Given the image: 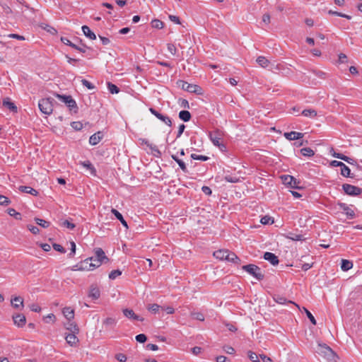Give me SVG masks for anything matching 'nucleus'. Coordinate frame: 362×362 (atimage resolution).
<instances>
[{"instance_id": "1", "label": "nucleus", "mask_w": 362, "mask_h": 362, "mask_svg": "<svg viewBox=\"0 0 362 362\" xmlns=\"http://www.w3.org/2000/svg\"><path fill=\"white\" fill-rule=\"evenodd\" d=\"M105 260L108 261V258L105 255V252L103 250V249L98 247L95 248L94 250V256L88 258L85 260L84 263L86 264H88V261H90L89 267L88 268L86 266L85 267H81L78 269H76L75 270H83L85 269H87L88 270H93L95 268L99 267Z\"/></svg>"}, {"instance_id": "2", "label": "nucleus", "mask_w": 362, "mask_h": 362, "mask_svg": "<svg viewBox=\"0 0 362 362\" xmlns=\"http://www.w3.org/2000/svg\"><path fill=\"white\" fill-rule=\"evenodd\" d=\"M223 132L219 129H216L213 132H209V137L212 144L215 146L218 147V148L221 151H226V146L224 144H223L221 140L223 137Z\"/></svg>"}, {"instance_id": "3", "label": "nucleus", "mask_w": 362, "mask_h": 362, "mask_svg": "<svg viewBox=\"0 0 362 362\" xmlns=\"http://www.w3.org/2000/svg\"><path fill=\"white\" fill-rule=\"evenodd\" d=\"M242 269L258 281L262 280L264 277V275L262 272L261 269L255 264H250L244 265L243 266Z\"/></svg>"}, {"instance_id": "4", "label": "nucleus", "mask_w": 362, "mask_h": 362, "mask_svg": "<svg viewBox=\"0 0 362 362\" xmlns=\"http://www.w3.org/2000/svg\"><path fill=\"white\" fill-rule=\"evenodd\" d=\"M54 99L51 98H42L39 101L38 107L40 110L45 115H50L53 112Z\"/></svg>"}, {"instance_id": "5", "label": "nucleus", "mask_w": 362, "mask_h": 362, "mask_svg": "<svg viewBox=\"0 0 362 362\" xmlns=\"http://www.w3.org/2000/svg\"><path fill=\"white\" fill-rule=\"evenodd\" d=\"M56 97L68 106L70 112L74 113H76L78 112V108L77 104L71 95L56 94Z\"/></svg>"}, {"instance_id": "6", "label": "nucleus", "mask_w": 362, "mask_h": 362, "mask_svg": "<svg viewBox=\"0 0 362 362\" xmlns=\"http://www.w3.org/2000/svg\"><path fill=\"white\" fill-rule=\"evenodd\" d=\"M177 83L182 89L189 93L202 94V88L198 85L191 84L182 80H179Z\"/></svg>"}, {"instance_id": "7", "label": "nucleus", "mask_w": 362, "mask_h": 362, "mask_svg": "<svg viewBox=\"0 0 362 362\" xmlns=\"http://www.w3.org/2000/svg\"><path fill=\"white\" fill-rule=\"evenodd\" d=\"M342 189L344 193L349 196H358L362 193L361 188L350 184H343Z\"/></svg>"}, {"instance_id": "8", "label": "nucleus", "mask_w": 362, "mask_h": 362, "mask_svg": "<svg viewBox=\"0 0 362 362\" xmlns=\"http://www.w3.org/2000/svg\"><path fill=\"white\" fill-rule=\"evenodd\" d=\"M282 182L284 185L286 186L291 187L292 189H299L298 184L300 183L296 178L289 175H282L281 177Z\"/></svg>"}, {"instance_id": "9", "label": "nucleus", "mask_w": 362, "mask_h": 362, "mask_svg": "<svg viewBox=\"0 0 362 362\" xmlns=\"http://www.w3.org/2000/svg\"><path fill=\"white\" fill-rule=\"evenodd\" d=\"M149 111L151 112V113L152 115H153L155 117H156L158 119L162 121L163 123H165L168 126H169V127L172 126V121L169 117L158 112L156 110H155L153 107H151L149 109Z\"/></svg>"}, {"instance_id": "10", "label": "nucleus", "mask_w": 362, "mask_h": 362, "mask_svg": "<svg viewBox=\"0 0 362 362\" xmlns=\"http://www.w3.org/2000/svg\"><path fill=\"white\" fill-rule=\"evenodd\" d=\"M61 41L66 45L70 46L72 48L81 52H86V46L85 45H81V46L77 45L75 43H73L70 40L66 37H62Z\"/></svg>"}, {"instance_id": "11", "label": "nucleus", "mask_w": 362, "mask_h": 362, "mask_svg": "<svg viewBox=\"0 0 362 362\" xmlns=\"http://www.w3.org/2000/svg\"><path fill=\"white\" fill-rule=\"evenodd\" d=\"M13 323L18 327H23L26 323L25 316L23 314H16L13 317Z\"/></svg>"}, {"instance_id": "12", "label": "nucleus", "mask_w": 362, "mask_h": 362, "mask_svg": "<svg viewBox=\"0 0 362 362\" xmlns=\"http://www.w3.org/2000/svg\"><path fill=\"white\" fill-rule=\"evenodd\" d=\"M303 136L304 134L303 133L293 131L290 132H285L284 134V136L289 141L298 140L302 139Z\"/></svg>"}, {"instance_id": "13", "label": "nucleus", "mask_w": 362, "mask_h": 362, "mask_svg": "<svg viewBox=\"0 0 362 362\" xmlns=\"http://www.w3.org/2000/svg\"><path fill=\"white\" fill-rule=\"evenodd\" d=\"M123 314L126 317H127L129 319H132L134 320H138V321H141V322L144 321V318L137 315L136 314H135V313L134 312L133 310L127 309V308L124 309Z\"/></svg>"}, {"instance_id": "14", "label": "nucleus", "mask_w": 362, "mask_h": 362, "mask_svg": "<svg viewBox=\"0 0 362 362\" xmlns=\"http://www.w3.org/2000/svg\"><path fill=\"white\" fill-rule=\"evenodd\" d=\"M339 206L349 218L352 219L355 217L354 211L352 210L346 204L339 203Z\"/></svg>"}, {"instance_id": "15", "label": "nucleus", "mask_w": 362, "mask_h": 362, "mask_svg": "<svg viewBox=\"0 0 362 362\" xmlns=\"http://www.w3.org/2000/svg\"><path fill=\"white\" fill-rule=\"evenodd\" d=\"M264 259L269 262L272 265L275 266L279 264V259L278 257L270 252H266L264 254Z\"/></svg>"}, {"instance_id": "16", "label": "nucleus", "mask_w": 362, "mask_h": 362, "mask_svg": "<svg viewBox=\"0 0 362 362\" xmlns=\"http://www.w3.org/2000/svg\"><path fill=\"white\" fill-rule=\"evenodd\" d=\"M103 137V132H98L90 136L89 144L92 146H95L102 140Z\"/></svg>"}, {"instance_id": "17", "label": "nucleus", "mask_w": 362, "mask_h": 362, "mask_svg": "<svg viewBox=\"0 0 362 362\" xmlns=\"http://www.w3.org/2000/svg\"><path fill=\"white\" fill-rule=\"evenodd\" d=\"M11 305L16 309L22 310L24 307L23 299L20 296H16L11 298Z\"/></svg>"}, {"instance_id": "18", "label": "nucleus", "mask_w": 362, "mask_h": 362, "mask_svg": "<svg viewBox=\"0 0 362 362\" xmlns=\"http://www.w3.org/2000/svg\"><path fill=\"white\" fill-rule=\"evenodd\" d=\"M100 296V291L96 286H91L88 293V297L93 300H97Z\"/></svg>"}, {"instance_id": "19", "label": "nucleus", "mask_w": 362, "mask_h": 362, "mask_svg": "<svg viewBox=\"0 0 362 362\" xmlns=\"http://www.w3.org/2000/svg\"><path fill=\"white\" fill-rule=\"evenodd\" d=\"M226 261L236 264H239L240 262V258L234 252L229 250L227 251V257Z\"/></svg>"}, {"instance_id": "20", "label": "nucleus", "mask_w": 362, "mask_h": 362, "mask_svg": "<svg viewBox=\"0 0 362 362\" xmlns=\"http://www.w3.org/2000/svg\"><path fill=\"white\" fill-rule=\"evenodd\" d=\"M18 189L21 192L30 194H32L33 196H35V197L37 196L38 194H39L38 192L36 189H33V188H32L31 187H29V186H23L22 185V186H20L18 187Z\"/></svg>"}, {"instance_id": "21", "label": "nucleus", "mask_w": 362, "mask_h": 362, "mask_svg": "<svg viewBox=\"0 0 362 362\" xmlns=\"http://www.w3.org/2000/svg\"><path fill=\"white\" fill-rule=\"evenodd\" d=\"M63 315L69 320L71 321L74 318V310L70 307H66L62 310Z\"/></svg>"}, {"instance_id": "22", "label": "nucleus", "mask_w": 362, "mask_h": 362, "mask_svg": "<svg viewBox=\"0 0 362 362\" xmlns=\"http://www.w3.org/2000/svg\"><path fill=\"white\" fill-rule=\"evenodd\" d=\"M111 212L112 214H114L115 216L117 219H118L121 222V223L122 224V226L124 227H125L126 228H128L127 222L124 219L123 216L122 215L121 213H119L115 209H112Z\"/></svg>"}, {"instance_id": "23", "label": "nucleus", "mask_w": 362, "mask_h": 362, "mask_svg": "<svg viewBox=\"0 0 362 362\" xmlns=\"http://www.w3.org/2000/svg\"><path fill=\"white\" fill-rule=\"evenodd\" d=\"M81 29H82V31L85 36H86L87 37H88L90 40L96 39L95 34L93 31H91V30L89 28L88 26L83 25Z\"/></svg>"}, {"instance_id": "24", "label": "nucleus", "mask_w": 362, "mask_h": 362, "mask_svg": "<svg viewBox=\"0 0 362 362\" xmlns=\"http://www.w3.org/2000/svg\"><path fill=\"white\" fill-rule=\"evenodd\" d=\"M65 339H66V342L69 344H70L71 346H75L78 342V339L77 338V337L74 334H72V333L68 334L66 336Z\"/></svg>"}, {"instance_id": "25", "label": "nucleus", "mask_w": 362, "mask_h": 362, "mask_svg": "<svg viewBox=\"0 0 362 362\" xmlns=\"http://www.w3.org/2000/svg\"><path fill=\"white\" fill-rule=\"evenodd\" d=\"M228 250H218L214 252V256L220 260H226Z\"/></svg>"}, {"instance_id": "26", "label": "nucleus", "mask_w": 362, "mask_h": 362, "mask_svg": "<svg viewBox=\"0 0 362 362\" xmlns=\"http://www.w3.org/2000/svg\"><path fill=\"white\" fill-rule=\"evenodd\" d=\"M273 298H274V301L279 304L284 305L287 303L295 304L291 300H287V299L284 296H281V295H274Z\"/></svg>"}, {"instance_id": "27", "label": "nucleus", "mask_w": 362, "mask_h": 362, "mask_svg": "<svg viewBox=\"0 0 362 362\" xmlns=\"http://www.w3.org/2000/svg\"><path fill=\"white\" fill-rule=\"evenodd\" d=\"M179 117L184 122H188L191 119V114L187 110H181L179 112Z\"/></svg>"}, {"instance_id": "28", "label": "nucleus", "mask_w": 362, "mask_h": 362, "mask_svg": "<svg viewBox=\"0 0 362 362\" xmlns=\"http://www.w3.org/2000/svg\"><path fill=\"white\" fill-rule=\"evenodd\" d=\"M304 117L315 118L317 116V112L314 109H305L301 113Z\"/></svg>"}, {"instance_id": "29", "label": "nucleus", "mask_w": 362, "mask_h": 362, "mask_svg": "<svg viewBox=\"0 0 362 362\" xmlns=\"http://www.w3.org/2000/svg\"><path fill=\"white\" fill-rule=\"evenodd\" d=\"M352 267H353L352 262L347 260V259L341 260V268L343 271H348L350 269H351Z\"/></svg>"}, {"instance_id": "30", "label": "nucleus", "mask_w": 362, "mask_h": 362, "mask_svg": "<svg viewBox=\"0 0 362 362\" xmlns=\"http://www.w3.org/2000/svg\"><path fill=\"white\" fill-rule=\"evenodd\" d=\"M257 64L263 67V68H265L267 66H268L269 64V62L268 59H267L264 57L263 56H259L257 57Z\"/></svg>"}, {"instance_id": "31", "label": "nucleus", "mask_w": 362, "mask_h": 362, "mask_svg": "<svg viewBox=\"0 0 362 362\" xmlns=\"http://www.w3.org/2000/svg\"><path fill=\"white\" fill-rule=\"evenodd\" d=\"M300 153L303 156H307V157H311V156H314V154H315L314 151L309 147H305V148H301Z\"/></svg>"}, {"instance_id": "32", "label": "nucleus", "mask_w": 362, "mask_h": 362, "mask_svg": "<svg viewBox=\"0 0 362 362\" xmlns=\"http://www.w3.org/2000/svg\"><path fill=\"white\" fill-rule=\"evenodd\" d=\"M80 165H81L83 167H84V168L91 170V173L93 174H95V168L93 167V165H92V163L89 160H86V161L80 162Z\"/></svg>"}, {"instance_id": "33", "label": "nucleus", "mask_w": 362, "mask_h": 362, "mask_svg": "<svg viewBox=\"0 0 362 362\" xmlns=\"http://www.w3.org/2000/svg\"><path fill=\"white\" fill-rule=\"evenodd\" d=\"M7 213L11 216L14 217L16 220H21L22 216L21 214L17 212L14 209L10 208L8 209Z\"/></svg>"}, {"instance_id": "34", "label": "nucleus", "mask_w": 362, "mask_h": 362, "mask_svg": "<svg viewBox=\"0 0 362 362\" xmlns=\"http://www.w3.org/2000/svg\"><path fill=\"white\" fill-rule=\"evenodd\" d=\"M147 309L151 313L156 314L160 309H161V306L156 303L150 304L147 306Z\"/></svg>"}, {"instance_id": "35", "label": "nucleus", "mask_w": 362, "mask_h": 362, "mask_svg": "<svg viewBox=\"0 0 362 362\" xmlns=\"http://www.w3.org/2000/svg\"><path fill=\"white\" fill-rule=\"evenodd\" d=\"M107 88L108 90L112 94L118 93L119 92V88L116 85L110 82L107 83Z\"/></svg>"}, {"instance_id": "36", "label": "nucleus", "mask_w": 362, "mask_h": 362, "mask_svg": "<svg viewBox=\"0 0 362 362\" xmlns=\"http://www.w3.org/2000/svg\"><path fill=\"white\" fill-rule=\"evenodd\" d=\"M191 317L199 321H204V315L200 313V312H192L191 313Z\"/></svg>"}, {"instance_id": "37", "label": "nucleus", "mask_w": 362, "mask_h": 362, "mask_svg": "<svg viewBox=\"0 0 362 362\" xmlns=\"http://www.w3.org/2000/svg\"><path fill=\"white\" fill-rule=\"evenodd\" d=\"M142 144H145L147 146H148L152 151H156L158 153H160V152L158 150L157 147L149 143V141L145 139H140Z\"/></svg>"}, {"instance_id": "38", "label": "nucleus", "mask_w": 362, "mask_h": 362, "mask_svg": "<svg viewBox=\"0 0 362 362\" xmlns=\"http://www.w3.org/2000/svg\"><path fill=\"white\" fill-rule=\"evenodd\" d=\"M351 170L346 166L345 164L341 168V174L344 177H350Z\"/></svg>"}, {"instance_id": "39", "label": "nucleus", "mask_w": 362, "mask_h": 362, "mask_svg": "<svg viewBox=\"0 0 362 362\" xmlns=\"http://www.w3.org/2000/svg\"><path fill=\"white\" fill-rule=\"evenodd\" d=\"M191 158L193 160H202V161H206V160H208L209 159V158L208 156H206L197 155V154H195V153L191 154Z\"/></svg>"}, {"instance_id": "40", "label": "nucleus", "mask_w": 362, "mask_h": 362, "mask_svg": "<svg viewBox=\"0 0 362 362\" xmlns=\"http://www.w3.org/2000/svg\"><path fill=\"white\" fill-rule=\"evenodd\" d=\"M115 324H116L115 319L112 318V317H107L103 322L104 325H105L107 327H110L115 326Z\"/></svg>"}, {"instance_id": "41", "label": "nucleus", "mask_w": 362, "mask_h": 362, "mask_svg": "<svg viewBox=\"0 0 362 362\" xmlns=\"http://www.w3.org/2000/svg\"><path fill=\"white\" fill-rule=\"evenodd\" d=\"M260 223L264 225L272 224L274 223V220L269 216H264L261 218Z\"/></svg>"}, {"instance_id": "42", "label": "nucleus", "mask_w": 362, "mask_h": 362, "mask_svg": "<svg viewBox=\"0 0 362 362\" xmlns=\"http://www.w3.org/2000/svg\"><path fill=\"white\" fill-rule=\"evenodd\" d=\"M11 204V200L6 196L0 194V205L8 206Z\"/></svg>"}, {"instance_id": "43", "label": "nucleus", "mask_w": 362, "mask_h": 362, "mask_svg": "<svg viewBox=\"0 0 362 362\" xmlns=\"http://www.w3.org/2000/svg\"><path fill=\"white\" fill-rule=\"evenodd\" d=\"M36 223L43 228H47L49 227V223L45 220H43V219H41V218H36L35 219Z\"/></svg>"}, {"instance_id": "44", "label": "nucleus", "mask_w": 362, "mask_h": 362, "mask_svg": "<svg viewBox=\"0 0 362 362\" xmlns=\"http://www.w3.org/2000/svg\"><path fill=\"white\" fill-rule=\"evenodd\" d=\"M4 105L7 107L10 110L13 112L17 111V107L14 105L13 103L11 101H4Z\"/></svg>"}, {"instance_id": "45", "label": "nucleus", "mask_w": 362, "mask_h": 362, "mask_svg": "<svg viewBox=\"0 0 362 362\" xmlns=\"http://www.w3.org/2000/svg\"><path fill=\"white\" fill-rule=\"evenodd\" d=\"M247 356L252 362H260L257 355L255 352L249 351L247 353Z\"/></svg>"}, {"instance_id": "46", "label": "nucleus", "mask_w": 362, "mask_h": 362, "mask_svg": "<svg viewBox=\"0 0 362 362\" xmlns=\"http://www.w3.org/2000/svg\"><path fill=\"white\" fill-rule=\"evenodd\" d=\"M224 180L230 183H236L239 181V178L235 176L226 175L224 177Z\"/></svg>"}, {"instance_id": "47", "label": "nucleus", "mask_w": 362, "mask_h": 362, "mask_svg": "<svg viewBox=\"0 0 362 362\" xmlns=\"http://www.w3.org/2000/svg\"><path fill=\"white\" fill-rule=\"evenodd\" d=\"M303 310H304L307 317L309 318L310 321L311 322V323L313 325H315L317 322H316V320H315L314 316L312 315V313L305 308H303Z\"/></svg>"}, {"instance_id": "48", "label": "nucleus", "mask_w": 362, "mask_h": 362, "mask_svg": "<svg viewBox=\"0 0 362 362\" xmlns=\"http://www.w3.org/2000/svg\"><path fill=\"white\" fill-rule=\"evenodd\" d=\"M122 272L120 270H112L109 274V278L110 279H115L117 276H120Z\"/></svg>"}, {"instance_id": "49", "label": "nucleus", "mask_w": 362, "mask_h": 362, "mask_svg": "<svg viewBox=\"0 0 362 362\" xmlns=\"http://www.w3.org/2000/svg\"><path fill=\"white\" fill-rule=\"evenodd\" d=\"M151 24H152V27L158 28V29H161L163 28V23L160 20H153L151 22Z\"/></svg>"}, {"instance_id": "50", "label": "nucleus", "mask_w": 362, "mask_h": 362, "mask_svg": "<svg viewBox=\"0 0 362 362\" xmlns=\"http://www.w3.org/2000/svg\"><path fill=\"white\" fill-rule=\"evenodd\" d=\"M81 83L83 84V86H84L89 90H93L95 88V86L93 85V83H91L90 81H87L86 79H82Z\"/></svg>"}, {"instance_id": "51", "label": "nucleus", "mask_w": 362, "mask_h": 362, "mask_svg": "<svg viewBox=\"0 0 362 362\" xmlns=\"http://www.w3.org/2000/svg\"><path fill=\"white\" fill-rule=\"evenodd\" d=\"M167 48H168V50L173 54V55H175L176 53H177V48L175 46V45L172 44V43H168L167 45Z\"/></svg>"}, {"instance_id": "52", "label": "nucleus", "mask_w": 362, "mask_h": 362, "mask_svg": "<svg viewBox=\"0 0 362 362\" xmlns=\"http://www.w3.org/2000/svg\"><path fill=\"white\" fill-rule=\"evenodd\" d=\"M62 226L66 227L70 230H73L76 227L75 224L71 223L69 220L64 221L62 223Z\"/></svg>"}, {"instance_id": "53", "label": "nucleus", "mask_w": 362, "mask_h": 362, "mask_svg": "<svg viewBox=\"0 0 362 362\" xmlns=\"http://www.w3.org/2000/svg\"><path fill=\"white\" fill-rule=\"evenodd\" d=\"M147 337L144 334H139L136 336V340L139 343H144L146 341Z\"/></svg>"}, {"instance_id": "54", "label": "nucleus", "mask_w": 362, "mask_h": 362, "mask_svg": "<svg viewBox=\"0 0 362 362\" xmlns=\"http://www.w3.org/2000/svg\"><path fill=\"white\" fill-rule=\"evenodd\" d=\"M177 163L179 165L180 168L184 173L188 172L186 164L183 160L180 159L179 160H177Z\"/></svg>"}, {"instance_id": "55", "label": "nucleus", "mask_w": 362, "mask_h": 362, "mask_svg": "<svg viewBox=\"0 0 362 362\" xmlns=\"http://www.w3.org/2000/svg\"><path fill=\"white\" fill-rule=\"evenodd\" d=\"M53 248L61 253H65V249L59 244L54 243L53 244Z\"/></svg>"}, {"instance_id": "56", "label": "nucleus", "mask_w": 362, "mask_h": 362, "mask_svg": "<svg viewBox=\"0 0 362 362\" xmlns=\"http://www.w3.org/2000/svg\"><path fill=\"white\" fill-rule=\"evenodd\" d=\"M71 125L76 130H81L83 127V124L80 122H73Z\"/></svg>"}, {"instance_id": "57", "label": "nucleus", "mask_w": 362, "mask_h": 362, "mask_svg": "<svg viewBox=\"0 0 362 362\" xmlns=\"http://www.w3.org/2000/svg\"><path fill=\"white\" fill-rule=\"evenodd\" d=\"M76 253V244L74 242H71V252L68 255L69 257H73Z\"/></svg>"}, {"instance_id": "58", "label": "nucleus", "mask_w": 362, "mask_h": 362, "mask_svg": "<svg viewBox=\"0 0 362 362\" xmlns=\"http://www.w3.org/2000/svg\"><path fill=\"white\" fill-rule=\"evenodd\" d=\"M28 228L33 234H37L40 232L39 228L37 226L33 225H28Z\"/></svg>"}, {"instance_id": "59", "label": "nucleus", "mask_w": 362, "mask_h": 362, "mask_svg": "<svg viewBox=\"0 0 362 362\" xmlns=\"http://www.w3.org/2000/svg\"><path fill=\"white\" fill-rule=\"evenodd\" d=\"M161 310H165L168 314H173L175 313V309L170 306L161 307Z\"/></svg>"}, {"instance_id": "60", "label": "nucleus", "mask_w": 362, "mask_h": 362, "mask_svg": "<svg viewBox=\"0 0 362 362\" xmlns=\"http://www.w3.org/2000/svg\"><path fill=\"white\" fill-rule=\"evenodd\" d=\"M270 19H271V17L269 13H265L262 16V21H263V23H264L267 25L269 24Z\"/></svg>"}, {"instance_id": "61", "label": "nucleus", "mask_w": 362, "mask_h": 362, "mask_svg": "<svg viewBox=\"0 0 362 362\" xmlns=\"http://www.w3.org/2000/svg\"><path fill=\"white\" fill-rule=\"evenodd\" d=\"M30 308L32 311L35 313H40L41 311V308L37 304H32Z\"/></svg>"}, {"instance_id": "62", "label": "nucleus", "mask_w": 362, "mask_h": 362, "mask_svg": "<svg viewBox=\"0 0 362 362\" xmlns=\"http://www.w3.org/2000/svg\"><path fill=\"white\" fill-rule=\"evenodd\" d=\"M116 358L120 362H125L127 361V356L123 354H117Z\"/></svg>"}, {"instance_id": "63", "label": "nucleus", "mask_w": 362, "mask_h": 362, "mask_svg": "<svg viewBox=\"0 0 362 362\" xmlns=\"http://www.w3.org/2000/svg\"><path fill=\"white\" fill-rule=\"evenodd\" d=\"M202 191L206 195H210L212 193L211 188L208 186H203L202 187Z\"/></svg>"}, {"instance_id": "64", "label": "nucleus", "mask_w": 362, "mask_h": 362, "mask_svg": "<svg viewBox=\"0 0 362 362\" xmlns=\"http://www.w3.org/2000/svg\"><path fill=\"white\" fill-rule=\"evenodd\" d=\"M223 349L228 354H233L235 353V349L230 346H226Z\"/></svg>"}]
</instances>
